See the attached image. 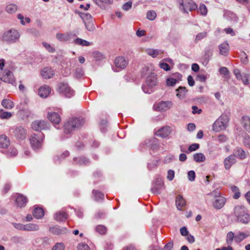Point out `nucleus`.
Instances as JSON below:
<instances>
[{
    "mask_svg": "<svg viewBox=\"0 0 250 250\" xmlns=\"http://www.w3.org/2000/svg\"><path fill=\"white\" fill-rule=\"evenodd\" d=\"M84 120L83 118H72L69 119L64 125V132L71 134L83 126Z\"/></svg>",
    "mask_w": 250,
    "mask_h": 250,
    "instance_id": "nucleus-1",
    "label": "nucleus"
},
{
    "mask_svg": "<svg viewBox=\"0 0 250 250\" xmlns=\"http://www.w3.org/2000/svg\"><path fill=\"white\" fill-rule=\"evenodd\" d=\"M234 215L237 221L242 224H248L250 222V215L248 213L247 208L242 205L236 206L233 209Z\"/></svg>",
    "mask_w": 250,
    "mask_h": 250,
    "instance_id": "nucleus-2",
    "label": "nucleus"
},
{
    "mask_svg": "<svg viewBox=\"0 0 250 250\" xmlns=\"http://www.w3.org/2000/svg\"><path fill=\"white\" fill-rule=\"evenodd\" d=\"M146 84L142 86V89L146 93H151L153 92L152 88L155 86L158 83L156 74L154 73H150L146 77Z\"/></svg>",
    "mask_w": 250,
    "mask_h": 250,
    "instance_id": "nucleus-3",
    "label": "nucleus"
},
{
    "mask_svg": "<svg viewBox=\"0 0 250 250\" xmlns=\"http://www.w3.org/2000/svg\"><path fill=\"white\" fill-rule=\"evenodd\" d=\"M229 120L228 115L222 114L213 124V130L215 132H219L225 129L228 126Z\"/></svg>",
    "mask_w": 250,
    "mask_h": 250,
    "instance_id": "nucleus-4",
    "label": "nucleus"
},
{
    "mask_svg": "<svg viewBox=\"0 0 250 250\" xmlns=\"http://www.w3.org/2000/svg\"><path fill=\"white\" fill-rule=\"evenodd\" d=\"M20 37L19 32L14 29L5 31L2 35L1 39L8 43L15 42Z\"/></svg>",
    "mask_w": 250,
    "mask_h": 250,
    "instance_id": "nucleus-5",
    "label": "nucleus"
},
{
    "mask_svg": "<svg viewBox=\"0 0 250 250\" xmlns=\"http://www.w3.org/2000/svg\"><path fill=\"white\" fill-rule=\"evenodd\" d=\"M44 135L42 133L34 134L30 138V143L34 149H38L41 148Z\"/></svg>",
    "mask_w": 250,
    "mask_h": 250,
    "instance_id": "nucleus-6",
    "label": "nucleus"
},
{
    "mask_svg": "<svg viewBox=\"0 0 250 250\" xmlns=\"http://www.w3.org/2000/svg\"><path fill=\"white\" fill-rule=\"evenodd\" d=\"M179 8L184 13H188V11H191L197 9V5L192 0H179Z\"/></svg>",
    "mask_w": 250,
    "mask_h": 250,
    "instance_id": "nucleus-7",
    "label": "nucleus"
},
{
    "mask_svg": "<svg viewBox=\"0 0 250 250\" xmlns=\"http://www.w3.org/2000/svg\"><path fill=\"white\" fill-rule=\"evenodd\" d=\"M58 91L67 98H71L75 94V91L67 83H61L58 84Z\"/></svg>",
    "mask_w": 250,
    "mask_h": 250,
    "instance_id": "nucleus-8",
    "label": "nucleus"
},
{
    "mask_svg": "<svg viewBox=\"0 0 250 250\" xmlns=\"http://www.w3.org/2000/svg\"><path fill=\"white\" fill-rule=\"evenodd\" d=\"M226 202V199L221 195L216 196L213 202L212 206L216 209H220L222 208Z\"/></svg>",
    "mask_w": 250,
    "mask_h": 250,
    "instance_id": "nucleus-9",
    "label": "nucleus"
},
{
    "mask_svg": "<svg viewBox=\"0 0 250 250\" xmlns=\"http://www.w3.org/2000/svg\"><path fill=\"white\" fill-rule=\"evenodd\" d=\"M0 79L5 83H11L13 85L16 83L15 77L12 72L9 70L5 71L0 77Z\"/></svg>",
    "mask_w": 250,
    "mask_h": 250,
    "instance_id": "nucleus-10",
    "label": "nucleus"
},
{
    "mask_svg": "<svg viewBox=\"0 0 250 250\" xmlns=\"http://www.w3.org/2000/svg\"><path fill=\"white\" fill-rule=\"evenodd\" d=\"M49 124L44 121H35L32 124V128L36 131L45 129L48 128Z\"/></svg>",
    "mask_w": 250,
    "mask_h": 250,
    "instance_id": "nucleus-11",
    "label": "nucleus"
},
{
    "mask_svg": "<svg viewBox=\"0 0 250 250\" xmlns=\"http://www.w3.org/2000/svg\"><path fill=\"white\" fill-rule=\"evenodd\" d=\"M114 63L117 68L124 69L128 65V61L124 57L119 56L115 58Z\"/></svg>",
    "mask_w": 250,
    "mask_h": 250,
    "instance_id": "nucleus-12",
    "label": "nucleus"
},
{
    "mask_svg": "<svg viewBox=\"0 0 250 250\" xmlns=\"http://www.w3.org/2000/svg\"><path fill=\"white\" fill-rule=\"evenodd\" d=\"M173 105V103L171 101H161L159 102L157 105V110L160 111H165L171 107Z\"/></svg>",
    "mask_w": 250,
    "mask_h": 250,
    "instance_id": "nucleus-13",
    "label": "nucleus"
},
{
    "mask_svg": "<svg viewBox=\"0 0 250 250\" xmlns=\"http://www.w3.org/2000/svg\"><path fill=\"white\" fill-rule=\"evenodd\" d=\"M15 137L21 140H23L26 137V132L25 129L22 126L16 127L14 132Z\"/></svg>",
    "mask_w": 250,
    "mask_h": 250,
    "instance_id": "nucleus-14",
    "label": "nucleus"
},
{
    "mask_svg": "<svg viewBox=\"0 0 250 250\" xmlns=\"http://www.w3.org/2000/svg\"><path fill=\"white\" fill-rule=\"evenodd\" d=\"M48 119L54 124H59L61 121V118L60 115L56 112H49L47 115Z\"/></svg>",
    "mask_w": 250,
    "mask_h": 250,
    "instance_id": "nucleus-15",
    "label": "nucleus"
},
{
    "mask_svg": "<svg viewBox=\"0 0 250 250\" xmlns=\"http://www.w3.org/2000/svg\"><path fill=\"white\" fill-rule=\"evenodd\" d=\"M50 92V87L47 85H44L39 89L38 94L42 98H46L49 95Z\"/></svg>",
    "mask_w": 250,
    "mask_h": 250,
    "instance_id": "nucleus-16",
    "label": "nucleus"
},
{
    "mask_svg": "<svg viewBox=\"0 0 250 250\" xmlns=\"http://www.w3.org/2000/svg\"><path fill=\"white\" fill-rule=\"evenodd\" d=\"M15 201L17 206L21 208L25 206L27 202V199L23 195L18 194Z\"/></svg>",
    "mask_w": 250,
    "mask_h": 250,
    "instance_id": "nucleus-17",
    "label": "nucleus"
},
{
    "mask_svg": "<svg viewBox=\"0 0 250 250\" xmlns=\"http://www.w3.org/2000/svg\"><path fill=\"white\" fill-rule=\"evenodd\" d=\"M236 159L234 156L230 155L226 158L224 161V164L226 169H229L231 166L235 163Z\"/></svg>",
    "mask_w": 250,
    "mask_h": 250,
    "instance_id": "nucleus-18",
    "label": "nucleus"
},
{
    "mask_svg": "<svg viewBox=\"0 0 250 250\" xmlns=\"http://www.w3.org/2000/svg\"><path fill=\"white\" fill-rule=\"evenodd\" d=\"M170 127L166 126L159 129L157 132V135L162 138H166L170 134Z\"/></svg>",
    "mask_w": 250,
    "mask_h": 250,
    "instance_id": "nucleus-19",
    "label": "nucleus"
},
{
    "mask_svg": "<svg viewBox=\"0 0 250 250\" xmlns=\"http://www.w3.org/2000/svg\"><path fill=\"white\" fill-rule=\"evenodd\" d=\"M41 75L44 79H50L54 75V72L51 68L45 67L42 70Z\"/></svg>",
    "mask_w": 250,
    "mask_h": 250,
    "instance_id": "nucleus-20",
    "label": "nucleus"
},
{
    "mask_svg": "<svg viewBox=\"0 0 250 250\" xmlns=\"http://www.w3.org/2000/svg\"><path fill=\"white\" fill-rule=\"evenodd\" d=\"M68 217L67 214L63 211H59L57 212L54 216L55 220L58 222L65 221Z\"/></svg>",
    "mask_w": 250,
    "mask_h": 250,
    "instance_id": "nucleus-21",
    "label": "nucleus"
},
{
    "mask_svg": "<svg viewBox=\"0 0 250 250\" xmlns=\"http://www.w3.org/2000/svg\"><path fill=\"white\" fill-rule=\"evenodd\" d=\"M249 236H250V233L248 231L245 232H239L235 235V241L237 243H240Z\"/></svg>",
    "mask_w": 250,
    "mask_h": 250,
    "instance_id": "nucleus-22",
    "label": "nucleus"
},
{
    "mask_svg": "<svg viewBox=\"0 0 250 250\" xmlns=\"http://www.w3.org/2000/svg\"><path fill=\"white\" fill-rule=\"evenodd\" d=\"M242 125L248 132L250 133V117L248 116L242 118Z\"/></svg>",
    "mask_w": 250,
    "mask_h": 250,
    "instance_id": "nucleus-23",
    "label": "nucleus"
},
{
    "mask_svg": "<svg viewBox=\"0 0 250 250\" xmlns=\"http://www.w3.org/2000/svg\"><path fill=\"white\" fill-rule=\"evenodd\" d=\"M233 156L234 157H236L240 159H244L246 157V154L244 150L240 147H236L233 151Z\"/></svg>",
    "mask_w": 250,
    "mask_h": 250,
    "instance_id": "nucleus-24",
    "label": "nucleus"
},
{
    "mask_svg": "<svg viewBox=\"0 0 250 250\" xmlns=\"http://www.w3.org/2000/svg\"><path fill=\"white\" fill-rule=\"evenodd\" d=\"M73 161L79 165H87L90 163L89 160L84 156L74 157Z\"/></svg>",
    "mask_w": 250,
    "mask_h": 250,
    "instance_id": "nucleus-25",
    "label": "nucleus"
},
{
    "mask_svg": "<svg viewBox=\"0 0 250 250\" xmlns=\"http://www.w3.org/2000/svg\"><path fill=\"white\" fill-rule=\"evenodd\" d=\"M66 230L67 229L65 228H61L59 226H58L52 227L49 228V231L51 233L56 235H59L62 233H65L66 232Z\"/></svg>",
    "mask_w": 250,
    "mask_h": 250,
    "instance_id": "nucleus-26",
    "label": "nucleus"
},
{
    "mask_svg": "<svg viewBox=\"0 0 250 250\" xmlns=\"http://www.w3.org/2000/svg\"><path fill=\"white\" fill-rule=\"evenodd\" d=\"M176 91L177 92L176 96L180 99H184L188 92L186 87L181 86H179Z\"/></svg>",
    "mask_w": 250,
    "mask_h": 250,
    "instance_id": "nucleus-27",
    "label": "nucleus"
},
{
    "mask_svg": "<svg viewBox=\"0 0 250 250\" xmlns=\"http://www.w3.org/2000/svg\"><path fill=\"white\" fill-rule=\"evenodd\" d=\"M76 13H78L80 17L82 18L84 23H85L87 21H91L93 20L92 17L89 13H84L79 12L77 10L75 11Z\"/></svg>",
    "mask_w": 250,
    "mask_h": 250,
    "instance_id": "nucleus-28",
    "label": "nucleus"
},
{
    "mask_svg": "<svg viewBox=\"0 0 250 250\" xmlns=\"http://www.w3.org/2000/svg\"><path fill=\"white\" fill-rule=\"evenodd\" d=\"M10 145V141L8 137L2 135L0 136V147L1 148H6Z\"/></svg>",
    "mask_w": 250,
    "mask_h": 250,
    "instance_id": "nucleus-29",
    "label": "nucleus"
},
{
    "mask_svg": "<svg viewBox=\"0 0 250 250\" xmlns=\"http://www.w3.org/2000/svg\"><path fill=\"white\" fill-rule=\"evenodd\" d=\"M176 205L179 210H182V208L186 205V201L183 197L178 195L176 199Z\"/></svg>",
    "mask_w": 250,
    "mask_h": 250,
    "instance_id": "nucleus-30",
    "label": "nucleus"
},
{
    "mask_svg": "<svg viewBox=\"0 0 250 250\" xmlns=\"http://www.w3.org/2000/svg\"><path fill=\"white\" fill-rule=\"evenodd\" d=\"M220 53L222 55H227L229 53V45L226 42L221 44L219 46Z\"/></svg>",
    "mask_w": 250,
    "mask_h": 250,
    "instance_id": "nucleus-31",
    "label": "nucleus"
},
{
    "mask_svg": "<svg viewBox=\"0 0 250 250\" xmlns=\"http://www.w3.org/2000/svg\"><path fill=\"white\" fill-rule=\"evenodd\" d=\"M178 77L179 80L174 79L172 77L168 78L166 81L167 85L169 86H173L174 85H175V84L177 83H178L179 81V80L181 79L182 76V75L178 74Z\"/></svg>",
    "mask_w": 250,
    "mask_h": 250,
    "instance_id": "nucleus-32",
    "label": "nucleus"
},
{
    "mask_svg": "<svg viewBox=\"0 0 250 250\" xmlns=\"http://www.w3.org/2000/svg\"><path fill=\"white\" fill-rule=\"evenodd\" d=\"M44 211L42 208H36L34 209L33 215L34 217L37 219L42 218L44 216Z\"/></svg>",
    "mask_w": 250,
    "mask_h": 250,
    "instance_id": "nucleus-33",
    "label": "nucleus"
},
{
    "mask_svg": "<svg viewBox=\"0 0 250 250\" xmlns=\"http://www.w3.org/2000/svg\"><path fill=\"white\" fill-rule=\"evenodd\" d=\"M74 42L75 44L83 46H88L91 44V43L87 42V41L79 38L75 39L74 41Z\"/></svg>",
    "mask_w": 250,
    "mask_h": 250,
    "instance_id": "nucleus-34",
    "label": "nucleus"
},
{
    "mask_svg": "<svg viewBox=\"0 0 250 250\" xmlns=\"http://www.w3.org/2000/svg\"><path fill=\"white\" fill-rule=\"evenodd\" d=\"M1 104L3 107L6 109H11L14 106L13 102L9 99H4L1 102Z\"/></svg>",
    "mask_w": 250,
    "mask_h": 250,
    "instance_id": "nucleus-35",
    "label": "nucleus"
},
{
    "mask_svg": "<svg viewBox=\"0 0 250 250\" xmlns=\"http://www.w3.org/2000/svg\"><path fill=\"white\" fill-rule=\"evenodd\" d=\"M194 160L197 163L204 162L206 160L205 155L202 153H195L193 155Z\"/></svg>",
    "mask_w": 250,
    "mask_h": 250,
    "instance_id": "nucleus-36",
    "label": "nucleus"
},
{
    "mask_svg": "<svg viewBox=\"0 0 250 250\" xmlns=\"http://www.w3.org/2000/svg\"><path fill=\"white\" fill-rule=\"evenodd\" d=\"M39 229L38 225L29 223L25 225V231H37Z\"/></svg>",
    "mask_w": 250,
    "mask_h": 250,
    "instance_id": "nucleus-37",
    "label": "nucleus"
},
{
    "mask_svg": "<svg viewBox=\"0 0 250 250\" xmlns=\"http://www.w3.org/2000/svg\"><path fill=\"white\" fill-rule=\"evenodd\" d=\"M93 1L101 8L104 7V4L112 3V0H93Z\"/></svg>",
    "mask_w": 250,
    "mask_h": 250,
    "instance_id": "nucleus-38",
    "label": "nucleus"
},
{
    "mask_svg": "<svg viewBox=\"0 0 250 250\" xmlns=\"http://www.w3.org/2000/svg\"><path fill=\"white\" fill-rule=\"evenodd\" d=\"M56 38L61 42H66L70 39V36L68 34L57 33Z\"/></svg>",
    "mask_w": 250,
    "mask_h": 250,
    "instance_id": "nucleus-39",
    "label": "nucleus"
},
{
    "mask_svg": "<svg viewBox=\"0 0 250 250\" xmlns=\"http://www.w3.org/2000/svg\"><path fill=\"white\" fill-rule=\"evenodd\" d=\"M92 193L94 196L95 200L97 201H102L104 198V194L99 191L93 190Z\"/></svg>",
    "mask_w": 250,
    "mask_h": 250,
    "instance_id": "nucleus-40",
    "label": "nucleus"
},
{
    "mask_svg": "<svg viewBox=\"0 0 250 250\" xmlns=\"http://www.w3.org/2000/svg\"><path fill=\"white\" fill-rule=\"evenodd\" d=\"M233 239L235 240V235L232 231H229L226 237V242L229 245H231Z\"/></svg>",
    "mask_w": 250,
    "mask_h": 250,
    "instance_id": "nucleus-41",
    "label": "nucleus"
},
{
    "mask_svg": "<svg viewBox=\"0 0 250 250\" xmlns=\"http://www.w3.org/2000/svg\"><path fill=\"white\" fill-rule=\"evenodd\" d=\"M6 11L9 13H13L17 10V6L16 4H10L6 7Z\"/></svg>",
    "mask_w": 250,
    "mask_h": 250,
    "instance_id": "nucleus-42",
    "label": "nucleus"
},
{
    "mask_svg": "<svg viewBox=\"0 0 250 250\" xmlns=\"http://www.w3.org/2000/svg\"><path fill=\"white\" fill-rule=\"evenodd\" d=\"M12 116L11 112L4 111L3 109H0V118L1 119H9Z\"/></svg>",
    "mask_w": 250,
    "mask_h": 250,
    "instance_id": "nucleus-43",
    "label": "nucleus"
},
{
    "mask_svg": "<svg viewBox=\"0 0 250 250\" xmlns=\"http://www.w3.org/2000/svg\"><path fill=\"white\" fill-rule=\"evenodd\" d=\"M156 13L154 10L148 11L146 13V17L150 21H153L156 18Z\"/></svg>",
    "mask_w": 250,
    "mask_h": 250,
    "instance_id": "nucleus-44",
    "label": "nucleus"
},
{
    "mask_svg": "<svg viewBox=\"0 0 250 250\" xmlns=\"http://www.w3.org/2000/svg\"><path fill=\"white\" fill-rule=\"evenodd\" d=\"M85 28L89 31H92L95 29L93 20L84 23Z\"/></svg>",
    "mask_w": 250,
    "mask_h": 250,
    "instance_id": "nucleus-45",
    "label": "nucleus"
},
{
    "mask_svg": "<svg viewBox=\"0 0 250 250\" xmlns=\"http://www.w3.org/2000/svg\"><path fill=\"white\" fill-rule=\"evenodd\" d=\"M146 52L153 58L156 57L159 54V51L157 49H148L146 50Z\"/></svg>",
    "mask_w": 250,
    "mask_h": 250,
    "instance_id": "nucleus-46",
    "label": "nucleus"
},
{
    "mask_svg": "<svg viewBox=\"0 0 250 250\" xmlns=\"http://www.w3.org/2000/svg\"><path fill=\"white\" fill-rule=\"evenodd\" d=\"M18 154L17 150L14 147H10L7 152L8 156H15Z\"/></svg>",
    "mask_w": 250,
    "mask_h": 250,
    "instance_id": "nucleus-47",
    "label": "nucleus"
},
{
    "mask_svg": "<svg viewBox=\"0 0 250 250\" xmlns=\"http://www.w3.org/2000/svg\"><path fill=\"white\" fill-rule=\"evenodd\" d=\"M43 47L44 48H45V49L49 52H50V53H54L55 52V49L52 47L49 43H47V42H43L42 43Z\"/></svg>",
    "mask_w": 250,
    "mask_h": 250,
    "instance_id": "nucleus-48",
    "label": "nucleus"
},
{
    "mask_svg": "<svg viewBox=\"0 0 250 250\" xmlns=\"http://www.w3.org/2000/svg\"><path fill=\"white\" fill-rule=\"evenodd\" d=\"M199 11L200 14L203 16H206L207 14V8L204 4H201L199 6Z\"/></svg>",
    "mask_w": 250,
    "mask_h": 250,
    "instance_id": "nucleus-49",
    "label": "nucleus"
},
{
    "mask_svg": "<svg viewBox=\"0 0 250 250\" xmlns=\"http://www.w3.org/2000/svg\"><path fill=\"white\" fill-rule=\"evenodd\" d=\"M207 33L206 32H203L198 33L196 36L195 42H198L200 40H201V39L206 37L207 36Z\"/></svg>",
    "mask_w": 250,
    "mask_h": 250,
    "instance_id": "nucleus-50",
    "label": "nucleus"
},
{
    "mask_svg": "<svg viewBox=\"0 0 250 250\" xmlns=\"http://www.w3.org/2000/svg\"><path fill=\"white\" fill-rule=\"evenodd\" d=\"M52 250H64V246L62 243H57L52 248Z\"/></svg>",
    "mask_w": 250,
    "mask_h": 250,
    "instance_id": "nucleus-51",
    "label": "nucleus"
},
{
    "mask_svg": "<svg viewBox=\"0 0 250 250\" xmlns=\"http://www.w3.org/2000/svg\"><path fill=\"white\" fill-rule=\"evenodd\" d=\"M243 144L245 146L250 148V136L246 134L243 139Z\"/></svg>",
    "mask_w": 250,
    "mask_h": 250,
    "instance_id": "nucleus-52",
    "label": "nucleus"
},
{
    "mask_svg": "<svg viewBox=\"0 0 250 250\" xmlns=\"http://www.w3.org/2000/svg\"><path fill=\"white\" fill-rule=\"evenodd\" d=\"M77 250H90V249L86 244L81 243L77 247Z\"/></svg>",
    "mask_w": 250,
    "mask_h": 250,
    "instance_id": "nucleus-53",
    "label": "nucleus"
},
{
    "mask_svg": "<svg viewBox=\"0 0 250 250\" xmlns=\"http://www.w3.org/2000/svg\"><path fill=\"white\" fill-rule=\"evenodd\" d=\"M96 230L100 234H104L106 231V229L104 226L99 225L96 227Z\"/></svg>",
    "mask_w": 250,
    "mask_h": 250,
    "instance_id": "nucleus-54",
    "label": "nucleus"
},
{
    "mask_svg": "<svg viewBox=\"0 0 250 250\" xmlns=\"http://www.w3.org/2000/svg\"><path fill=\"white\" fill-rule=\"evenodd\" d=\"M162 185L159 186H154L151 189V191L156 194H159L161 192V189L162 188Z\"/></svg>",
    "mask_w": 250,
    "mask_h": 250,
    "instance_id": "nucleus-55",
    "label": "nucleus"
},
{
    "mask_svg": "<svg viewBox=\"0 0 250 250\" xmlns=\"http://www.w3.org/2000/svg\"><path fill=\"white\" fill-rule=\"evenodd\" d=\"M188 179L190 181H193L195 178V173L193 170H190L188 173Z\"/></svg>",
    "mask_w": 250,
    "mask_h": 250,
    "instance_id": "nucleus-56",
    "label": "nucleus"
},
{
    "mask_svg": "<svg viewBox=\"0 0 250 250\" xmlns=\"http://www.w3.org/2000/svg\"><path fill=\"white\" fill-rule=\"evenodd\" d=\"M199 148V144L195 143L189 146L188 149L189 152H192L197 150Z\"/></svg>",
    "mask_w": 250,
    "mask_h": 250,
    "instance_id": "nucleus-57",
    "label": "nucleus"
},
{
    "mask_svg": "<svg viewBox=\"0 0 250 250\" xmlns=\"http://www.w3.org/2000/svg\"><path fill=\"white\" fill-rule=\"evenodd\" d=\"M13 225L16 229L19 230H25V225L21 223H13Z\"/></svg>",
    "mask_w": 250,
    "mask_h": 250,
    "instance_id": "nucleus-58",
    "label": "nucleus"
},
{
    "mask_svg": "<svg viewBox=\"0 0 250 250\" xmlns=\"http://www.w3.org/2000/svg\"><path fill=\"white\" fill-rule=\"evenodd\" d=\"M83 74H84V72L82 68H78L76 70L75 76L77 78L81 77L82 76H83Z\"/></svg>",
    "mask_w": 250,
    "mask_h": 250,
    "instance_id": "nucleus-59",
    "label": "nucleus"
},
{
    "mask_svg": "<svg viewBox=\"0 0 250 250\" xmlns=\"http://www.w3.org/2000/svg\"><path fill=\"white\" fill-rule=\"evenodd\" d=\"M174 175H175V172L173 170H171V169L167 171V179L169 181H172L174 177Z\"/></svg>",
    "mask_w": 250,
    "mask_h": 250,
    "instance_id": "nucleus-60",
    "label": "nucleus"
},
{
    "mask_svg": "<svg viewBox=\"0 0 250 250\" xmlns=\"http://www.w3.org/2000/svg\"><path fill=\"white\" fill-rule=\"evenodd\" d=\"M160 67L166 71H169L170 70V66L167 63L160 62L159 63Z\"/></svg>",
    "mask_w": 250,
    "mask_h": 250,
    "instance_id": "nucleus-61",
    "label": "nucleus"
},
{
    "mask_svg": "<svg viewBox=\"0 0 250 250\" xmlns=\"http://www.w3.org/2000/svg\"><path fill=\"white\" fill-rule=\"evenodd\" d=\"M233 73L235 75L236 79L238 80H240V79L242 78L243 75L241 74L240 70L238 69H234L233 70Z\"/></svg>",
    "mask_w": 250,
    "mask_h": 250,
    "instance_id": "nucleus-62",
    "label": "nucleus"
},
{
    "mask_svg": "<svg viewBox=\"0 0 250 250\" xmlns=\"http://www.w3.org/2000/svg\"><path fill=\"white\" fill-rule=\"evenodd\" d=\"M132 7V2L128 1L125 2L123 6V9L125 11L128 10Z\"/></svg>",
    "mask_w": 250,
    "mask_h": 250,
    "instance_id": "nucleus-63",
    "label": "nucleus"
},
{
    "mask_svg": "<svg viewBox=\"0 0 250 250\" xmlns=\"http://www.w3.org/2000/svg\"><path fill=\"white\" fill-rule=\"evenodd\" d=\"M158 163L157 160L153 161L151 163L148 164L147 167L149 169L151 170L153 168L157 166V165Z\"/></svg>",
    "mask_w": 250,
    "mask_h": 250,
    "instance_id": "nucleus-64",
    "label": "nucleus"
}]
</instances>
